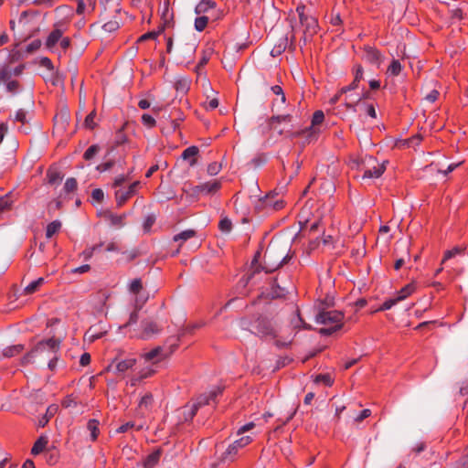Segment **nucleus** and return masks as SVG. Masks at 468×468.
<instances>
[{"label": "nucleus", "instance_id": "18", "mask_svg": "<svg viewBox=\"0 0 468 468\" xmlns=\"http://www.w3.org/2000/svg\"><path fill=\"white\" fill-rule=\"evenodd\" d=\"M58 405H56V404L49 405L47 408L46 413L38 419V422H37L38 427H41V428L45 427L48 423L50 419L58 412Z\"/></svg>", "mask_w": 468, "mask_h": 468}, {"label": "nucleus", "instance_id": "19", "mask_svg": "<svg viewBox=\"0 0 468 468\" xmlns=\"http://www.w3.org/2000/svg\"><path fill=\"white\" fill-rule=\"evenodd\" d=\"M161 457V450H155L148 454L143 461L144 468H154L159 463Z\"/></svg>", "mask_w": 468, "mask_h": 468}, {"label": "nucleus", "instance_id": "6", "mask_svg": "<svg viewBox=\"0 0 468 468\" xmlns=\"http://www.w3.org/2000/svg\"><path fill=\"white\" fill-rule=\"evenodd\" d=\"M253 334L260 337H278V331L274 327L272 322L266 317H259L253 324Z\"/></svg>", "mask_w": 468, "mask_h": 468}, {"label": "nucleus", "instance_id": "50", "mask_svg": "<svg viewBox=\"0 0 468 468\" xmlns=\"http://www.w3.org/2000/svg\"><path fill=\"white\" fill-rule=\"evenodd\" d=\"M354 79L356 81L363 80L364 78V69L360 64H356L353 68Z\"/></svg>", "mask_w": 468, "mask_h": 468}, {"label": "nucleus", "instance_id": "52", "mask_svg": "<svg viewBox=\"0 0 468 468\" xmlns=\"http://www.w3.org/2000/svg\"><path fill=\"white\" fill-rule=\"evenodd\" d=\"M41 45H42V42L40 39H35L27 46L26 51L27 53H33V52L37 51V49H39Z\"/></svg>", "mask_w": 468, "mask_h": 468}, {"label": "nucleus", "instance_id": "34", "mask_svg": "<svg viewBox=\"0 0 468 468\" xmlns=\"http://www.w3.org/2000/svg\"><path fill=\"white\" fill-rule=\"evenodd\" d=\"M303 27H304L303 35L310 34V36H313L316 33L317 21L312 16L303 25Z\"/></svg>", "mask_w": 468, "mask_h": 468}, {"label": "nucleus", "instance_id": "49", "mask_svg": "<svg viewBox=\"0 0 468 468\" xmlns=\"http://www.w3.org/2000/svg\"><path fill=\"white\" fill-rule=\"evenodd\" d=\"M142 122L147 128H153L156 124L155 119L150 114L144 113L142 115Z\"/></svg>", "mask_w": 468, "mask_h": 468}, {"label": "nucleus", "instance_id": "11", "mask_svg": "<svg viewBox=\"0 0 468 468\" xmlns=\"http://www.w3.org/2000/svg\"><path fill=\"white\" fill-rule=\"evenodd\" d=\"M139 185H140V182L135 181L129 186L128 189L117 190L115 192L117 207H120L123 206L129 198H131L133 196H134Z\"/></svg>", "mask_w": 468, "mask_h": 468}, {"label": "nucleus", "instance_id": "9", "mask_svg": "<svg viewBox=\"0 0 468 468\" xmlns=\"http://www.w3.org/2000/svg\"><path fill=\"white\" fill-rule=\"evenodd\" d=\"M291 27H292V36L289 37L286 35L280 38L278 43H276L271 49V56L276 57L283 53L287 48H289L292 51L295 49V35H294V26L292 25V21L291 20Z\"/></svg>", "mask_w": 468, "mask_h": 468}, {"label": "nucleus", "instance_id": "39", "mask_svg": "<svg viewBox=\"0 0 468 468\" xmlns=\"http://www.w3.org/2000/svg\"><path fill=\"white\" fill-rule=\"evenodd\" d=\"M315 383H323L326 387H331L334 384V379L330 374H319L314 378Z\"/></svg>", "mask_w": 468, "mask_h": 468}, {"label": "nucleus", "instance_id": "1", "mask_svg": "<svg viewBox=\"0 0 468 468\" xmlns=\"http://www.w3.org/2000/svg\"><path fill=\"white\" fill-rule=\"evenodd\" d=\"M223 388L217 387L207 393L200 394L193 399L179 410L181 414L180 421H191L199 410L202 413L209 414L217 407L218 398L222 395Z\"/></svg>", "mask_w": 468, "mask_h": 468}, {"label": "nucleus", "instance_id": "4", "mask_svg": "<svg viewBox=\"0 0 468 468\" xmlns=\"http://www.w3.org/2000/svg\"><path fill=\"white\" fill-rule=\"evenodd\" d=\"M352 164L353 168L364 171L363 179L378 178L386 170L385 165L378 164L377 159L371 155L357 157L352 160Z\"/></svg>", "mask_w": 468, "mask_h": 468}, {"label": "nucleus", "instance_id": "13", "mask_svg": "<svg viewBox=\"0 0 468 468\" xmlns=\"http://www.w3.org/2000/svg\"><path fill=\"white\" fill-rule=\"evenodd\" d=\"M221 187V183L218 180H213L196 186L193 188V193L196 195L199 194H214Z\"/></svg>", "mask_w": 468, "mask_h": 468}, {"label": "nucleus", "instance_id": "38", "mask_svg": "<svg viewBox=\"0 0 468 468\" xmlns=\"http://www.w3.org/2000/svg\"><path fill=\"white\" fill-rule=\"evenodd\" d=\"M5 84V90L8 93L16 94L20 90V83L17 80H7L4 82Z\"/></svg>", "mask_w": 468, "mask_h": 468}, {"label": "nucleus", "instance_id": "36", "mask_svg": "<svg viewBox=\"0 0 468 468\" xmlns=\"http://www.w3.org/2000/svg\"><path fill=\"white\" fill-rule=\"evenodd\" d=\"M44 283V278H38L36 281L31 282L24 289L25 294H32L37 291V289Z\"/></svg>", "mask_w": 468, "mask_h": 468}, {"label": "nucleus", "instance_id": "15", "mask_svg": "<svg viewBox=\"0 0 468 468\" xmlns=\"http://www.w3.org/2000/svg\"><path fill=\"white\" fill-rule=\"evenodd\" d=\"M288 293V290L278 283V278H274L271 284V291L268 296L271 299L283 298Z\"/></svg>", "mask_w": 468, "mask_h": 468}, {"label": "nucleus", "instance_id": "5", "mask_svg": "<svg viewBox=\"0 0 468 468\" xmlns=\"http://www.w3.org/2000/svg\"><path fill=\"white\" fill-rule=\"evenodd\" d=\"M324 120V114L323 111L318 110L315 111L313 114L312 121H311V126L298 131H286L283 132V130L278 131V133L282 135L285 134L286 137H289L291 139L299 138V137H304L307 143L312 142L313 140H315L317 138V135L319 133V129L316 128L317 125L321 124Z\"/></svg>", "mask_w": 468, "mask_h": 468}, {"label": "nucleus", "instance_id": "55", "mask_svg": "<svg viewBox=\"0 0 468 468\" xmlns=\"http://www.w3.org/2000/svg\"><path fill=\"white\" fill-rule=\"evenodd\" d=\"M220 169H221V165L217 162H213L208 165L207 173L210 176H216L219 173Z\"/></svg>", "mask_w": 468, "mask_h": 468}, {"label": "nucleus", "instance_id": "57", "mask_svg": "<svg viewBox=\"0 0 468 468\" xmlns=\"http://www.w3.org/2000/svg\"><path fill=\"white\" fill-rule=\"evenodd\" d=\"M297 313V323L293 324L294 329L303 328V329H311V326L307 324L301 317L299 310L296 311Z\"/></svg>", "mask_w": 468, "mask_h": 468}, {"label": "nucleus", "instance_id": "46", "mask_svg": "<svg viewBox=\"0 0 468 468\" xmlns=\"http://www.w3.org/2000/svg\"><path fill=\"white\" fill-rule=\"evenodd\" d=\"M198 154V148L197 146H189L186 148L182 153V158L185 160L190 157H195Z\"/></svg>", "mask_w": 468, "mask_h": 468}, {"label": "nucleus", "instance_id": "53", "mask_svg": "<svg viewBox=\"0 0 468 468\" xmlns=\"http://www.w3.org/2000/svg\"><path fill=\"white\" fill-rule=\"evenodd\" d=\"M400 302L399 300H397V296L391 299H388L385 301L382 305L379 307V311H386L389 310L393 305Z\"/></svg>", "mask_w": 468, "mask_h": 468}, {"label": "nucleus", "instance_id": "37", "mask_svg": "<svg viewBox=\"0 0 468 468\" xmlns=\"http://www.w3.org/2000/svg\"><path fill=\"white\" fill-rule=\"evenodd\" d=\"M162 352H163V348L161 346H157V347L152 349L151 351L144 354L143 357L144 358V360L146 362H150L154 359L159 360L158 358L160 357Z\"/></svg>", "mask_w": 468, "mask_h": 468}, {"label": "nucleus", "instance_id": "59", "mask_svg": "<svg viewBox=\"0 0 468 468\" xmlns=\"http://www.w3.org/2000/svg\"><path fill=\"white\" fill-rule=\"evenodd\" d=\"M61 405L64 408L76 407L77 406V401L75 400V398L72 395H68L62 400Z\"/></svg>", "mask_w": 468, "mask_h": 468}, {"label": "nucleus", "instance_id": "22", "mask_svg": "<svg viewBox=\"0 0 468 468\" xmlns=\"http://www.w3.org/2000/svg\"><path fill=\"white\" fill-rule=\"evenodd\" d=\"M44 459L49 465L56 464L59 460V451L55 447H49L44 452Z\"/></svg>", "mask_w": 468, "mask_h": 468}, {"label": "nucleus", "instance_id": "60", "mask_svg": "<svg viewBox=\"0 0 468 468\" xmlns=\"http://www.w3.org/2000/svg\"><path fill=\"white\" fill-rule=\"evenodd\" d=\"M15 120L16 122H21L22 124H25L27 122V112L23 109H19L18 111H16Z\"/></svg>", "mask_w": 468, "mask_h": 468}, {"label": "nucleus", "instance_id": "48", "mask_svg": "<svg viewBox=\"0 0 468 468\" xmlns=\"http://www.w3.org/2000/svg\"><path fill=\"white\" fill-rule=\"evenodd\" d=\"M95 116H96L95 111H92L86 116L85 121H84V125L86 128L90 129V130L95 128V126H96V123L94 122Z\"/></svg>", "mask_w": 468, "mask_h": 468}, {"label": "nucleus", "instance_id": "32", "mask_svg": "<svg viewBox=\"0 0 468 468\" xmlns=\"http://www.w3.org/2000/svg\"><path fill=\"white\" fill-rule=\"evenodd\" d=\"M402 70L401 63L399 59H393L387 69V74L389 76H399Z\"/></svg>", "mask_w": 468, "mask_h": 468}, {"label": "nucleus", "instance_id": "41", "mask_svg": "<svg viewBox=\"0 0 468 468\" xmlns=\"http://www.w3.org/2000/svg\"><path fill=\"white\" fill-rule=\"evenodd\" d=\"M101 147L98 144L90 145L83 154V158L87 161L93 159V157L100 152Z\"/></svg>", "mask_w": 468, "mask_h": 468}, {"label": "nucleus", "instance_id": "3", "mask_svg": "<svg viewBox=\"0 0 468 468\" xmlns=\"http://www.w3.org/2000/svg\"><path fill=\"white\" fill-rule=\"evenodd\" d=\"M344 314L337 310H324L322 309L318 312L315 316V321L318 324L331 325L328 327L321 328L319 330L322 335H331L335 332L340 330L343 327Z\"/></svg>", "mask_w": 468, "mask_h": 468}, {"label": "nucleus", "instance_id": "16", "mask_svg": "<svg viewBox=\"0 0 468 468\" xmlns=\"http://www.w3.org/2000/svg\"><path fill=\"white\" fill-rule=\"evenodd\" d=\"M63 32L61 29L55 28L48 36L45 45L48 49H52L61 39Z\"/></svg>", "mask_w": 468, "mask_h": 468}, {"label": "nucleus", "instance_id": "28", "mask_svg": "<svg viewBox=\"0 0 468 468\" xmlns=\"http://www.w3.org/2000/svg\"><path fill=\"white\" fill-rule=\"evenodd\" d=\"M143 290V282L140 278L133 279L129 284V292L133 294H135L136 297H141L144 299L145 296L140 295L141 291Z\"/></svg>", "mask_w": 468, "mask_h": 468}, {"label": "nucleus", "instance_id": "10", "mask_svg": "<svg viewBox=\"0 0 468 468\" xmlns=\"http://www.w3.org/2000/svg\"><path fill=\"white\" fill-rule=\"evenodd\" d=\"M147 300L148 294H146L144 299H141V297L135 298L134 310L130 314L128 321L120 326V329H127L130 332V335L133 333L131 328L133 324H137L139 320V311L142 309Z\"/></svg>", "mask_w": 468, "mask_h": 468}, {"label": "nucleus", "instance_id": "33", "mask_svg": "<svg viewBox=\"0 0 468 468\" xmlns=\"http://www.w3.org/2000/svg\"><path fill=\"white\" fill-rule=\"evenodd\" d=\"M154 404V397L152 393L148 392L144 396L142 397L139 402V408L149 410L152 409Z\"/></svg>", "mask_w": 468, "mask_h": 468}, {"label": "nucleus", "instance_id": "14", "mask_svg": "<svg viewBox=\"0 0 468 468\" xmlns=\"http://www.w3.org/2000/svg\"><path fill=\"white\" fill-rule=\"evenodd\" d=\"M168 5H169V3L166 2L165 4V11L163 12V18L165 19L164 25L159 27L157 31H151V32H147V33L142 35L139 37V41H145L147 39H155L165 30V27H166V25L168 23V21L165 18L167 13H168Z\"/></svg>", "mask_w": 468, "mask_h": 468}, {"label": "nucleus", "instance_id": "63", "mask_svg": "<svg viewBox=\"0 0 468 468\" xmlns=\"http://www.w3.org/2000/svg\"><path fill=\"white\" fill-rule=\"evenodd\" d=\"M97 250H98V247H89V248L85 249V250L82 251V253H81V254H82L83 258H84L86 261H88V260H90V259L92 257V255H93L95 252H97Z\"/></svg>", "mask_w": 468, "mask_h": 468}, {"label": "nucleus", "instance_id": "58", "mask_svg": "<svg viewBox=\"0 0 468 468\" xmlns=\"http://www.w3.org/2000/svg\"><path fill=\"white\" fill-rule=\"evenodd\" d=\"M91 197L98 203H101L103 201L104 198V193L102 189L101 188H95L91 191Z\"/></svg>", "mask_w": 468, "mask_h": 468}, {"label": "nucleus", "instance_id": "43", "mask_svg": "<svg viewBox=\"0 0 468 468\" xmlns=\"http://www.w3.org/2000/svg\"><path fill=\"white\" fill-rule=\"evenodd\" d=\"M77 180L74 177H69L66 180L63 189L66 193H73L77 190Z\"/></svg>", "mask_w": 468, "mask_h": 468}, {"label": "nucleus", "instance_id": "61", "mask_svg": "<svg viewBox=\"0 0 468 468\" xmlns=\"http://www.w3.org/2000/svg\"><path fill=\"white\" fill-rule=\"evenodd\" d=\"M155 222V217L154 215H148L144 222V231H149Z\"/></svg>", "mask_w": 468, "mask_h": 468}, {"label": "nucleus", "instance_id": "45", "mask_svg": "<svg viewBox=\"0 0 468 468\" xmlns=\"http://www.w3.org/2000/svg\"><path fill=\"white\" fill-rule=\"evenodd\" d=\"M422 136L420 134H415L406 140H404V145L408 147H415L420 144Z\"/></svg>", "mask_w": 468, "mask_h": 468}, {"label": "nucleus", "instance_id": "24", "mask_svg": "<svg viewBox=\"0 0 468 468\" xmlns=\"http://www.w3.org/2000/svg\"><path fill=\"white\" fill-rule=\"evenodd\" d=\"M197 232L194 229H186L174 236L173 239L176 242H180L181 246L187 239L196 237Z\"/></svg>", "mask_w": 468, "mask_h": 468}, {"label": "nucleus", "instance_id": "64", "mask_svg": "<svg viewBox=\"0 0 468 468\" xmlns=\"http://www.w3.org/2000/svg\"><path fill=\"white\" fill-rule=\"evenodd\" d=\"M39 64H40V66L48 69V70H53L54 69L53 63H52L51 59L48 58V57L41 58L40 61H39Z\"/></svg>", "mask_w": 468, "mask_h": 468}, {"label": "nucleus", "instance_id": "20", "mask_svg": "<svg viewBox=\"0 0 468 468\" xmlns=\"http://www.w3.org/2000/svg\"><path fill=\"white\" fill-rule=\"evenodd\" d=\"M292 114H277V115H272L271 118L268 119V125L270 127V129H276L275 127V123H282V122H284V123H289V122H292Z\"/></svg>", "mask_w": 468, "mask_h": 468}, {"label": "nucleus", "instance_id": "12", "mask_svg": "<svg viewBox=\"0 0 468 468\" xmlns=\"http://www.w3.org/2000/svg\"><path fill=\"white\" fill-rule=\"evenodd\" d=\"M364 56L363 58L366 59L368 63L372 65H377L378 67L380 66L382 62L383 56L377 48L371 47V46H365L364 47Z\"/></svg>", "mask_w": 468, "mask_h": 468}, {"label": "nucleus", "instance_id": "17", "mask_svg": "<svg viewBox=\"0 0 468 468\" xmlns=\"http://www.w3.org/2000/svg\"><path fill=\"white\" fill-rule=\"evenodd\" d=\"M48 443V437L45 435H41L38 437V439L35 441L33 444V447L31 449V454L32 455H38L40 453H44V452L48 449L47 445Z\"/></svg>", "mask_w": 468, "mask_h": 468}, {"label": "nucleus", "instance_id": "44", "mask_svg": "<svg viewBox=\"0 0 468 468\" xmlns=\"http://www.w3.org/2000/svg\"><path fill=\"white\" fill-rule=\"evenodd\" d=\"M48 183L54 185L62 179V176L56 170H48L47 173Z\"/></svg>", "mask_w": 468, "mask_h": 468}, {"label": "nucleus", "instance_id": "62", "mask_svg": "<svg viewBox=\"0 0 468 468\" xmlns=\"http://www.w3.org/2000/svg\"><path fill=\"white\" fill-rule=\"evenodd\" d=\"M456 468H468V449L465 453L457 462Z\"/></svg>", "mask_w": 468, "mask_h": 468}, {"label": "nucleus", "instance_id": "42", "mask_svg": "<svg viewBox=\"0 0 468 468\" xmlns=\"http://www.w3.org/2000/svg\"><path fill=\"white\" fill-rule=\"evenodd\" d=\"M208 17L205 16H197L195 19V29L198 32H202L207 26Z\"/></svg>", "mask_w": 468, "mask_h": 468}, {"label": "nucleus", "instance_id": "23", "mask_svg": "<svg viewBox=\"0 0 468 468\" xmlns=\"http://www.w3.org/2000/svg\"><path fill=\"white\" fill-rule=\"evenodd\" d=\"M217 6V3L213 0H201L195 7V13L197 15L205 14L208 10Z\"/></svg>", "mask_w": 468, "mask_h": 468}, {"label": "nucleus", "instance_id": "8", "mask_svg": "<svg viewBox=\"0 0 468 468\" xmlns=\"http://www.w3.org/2000/svg\"><path fill=\"white\" fill-rule=\"evenodd\" d=\"M251 438L250 436H243L239 440H236L228 446L226 451L222 453L220 461L222 462H233L239 453V451L249 443H250Z\"/></svg>", "mask_w": 468, "mask_h": 468}, {"label": "nucleus", "instance_id": "30", "mask_svg": "<svg viewBox=\"0 0 468 468\" xmlns=\"http://www.w3.org/2000/svg\"><path fill=\"white\" fill-rule=\"evenodd\" d=\"M23 349H24L23 345L10 346L5 347L3 350V356L5 357H13V356L18 355L19 353H21L23 351Z\"/></svg>", "mask_w": 468, "mask_h": 468}, {"label": "nucleus", "instance_id": "47", "mask_svg": "<svg viewBox=\"0 0 468 468\" xmlns=\"http://www.w3.org/2000/svg\"><path fill=\"white\" fill-rule=\"evenodd\" d=\"M127 142V136L123 132V128H121L117 131L114 140V145L119 146Z\"/></svg>", "mask_w": 468, "mask_h": 468}, {"label": "nucleus", "instance_id": "29", "mask_svg": "<svg viewBox=\"0 0 468 468\" xmlns=\"http://www.w3.org/2000/svg\"><path fill=\"white\" fill-rule=\"evenodd\" d=\"M99 421L94 419L90 420L87 423V429L90 432V439L92 441H96L99 436Z\"/></svg>", "mask_w": 468, "mask_h": 468}, {"label": "nucleus", "instance_id": "26", "mask_svg": "<svg viewBox=\"0 0 468 468\" xmlns=\"http://www.w3.org/2000/svg\"><path fill=\"white\" fill-rule=\"evenodd\" d=\"M273 197V195L269 194L264 197L262 200H261L264 207H272L274 210H279L283 207V201L282 200H276L274 202L271 201V198Z\"/></svg>", "mask_w": 468, "mask_h": 468}, {"label": "nucleus", "instance_id": "40", "mask_svg": "<svg viewBox=\"0 0 468 468\" xmlns=\"http://www.w3.org/2000/svg\"><path fill=\"white\" fill-rule=\"evenodd\" d=\"M218 229L223 233H229L232 229V222L231 220L225 217L219 220Z\"/></svg>", "mask_w": 468, "mask_h": 468}, {"label": "nucleus", "instance_id": "56", "mask_svg": "<svg viewBox=\"0 0 468 468\" xmlns=\"http://www.w3.org/2000/svg\"><path fill=\"white\" fill-rule=\"evenodd\" d=\"M102 28L107 32H114L119 28V23L117 21H108L102 26Z\"/></svg>", "mask_w": 468, "mask_h": 468}, {"label": "nucleus", "instance_id": "25", "mask_svg": "<svg viewBox=\"0 0 468 468\" xmlns=\"http://www.w3.org/2000/svg\"><path fill=\"white\" fill-rule=\"evenodd\" d=\"M465 248L455 246L452 250H448L444 252L443 258L441 260V264H443L448 260L454 258L457 255H464Z\"/></svg>", "mask_w": 468, "mask_h": 468}, {"label": "nucleus", "instance_id": "31", "mask_svg": "<svg viewBox=\"0 0 468 468\" xmlns=\"http://www.w3.org/2000/svg\"><path fill=\"white\" fill-rule=\"evenodd\" d=\"M12 76V69L9 63H4L0 66V83L11 80Z\"/></svg>", "mask_w": 468, "mask_h": 468}, {"label": "nucleus", "instance_id": "7", "mask_svg": "<svg viewBox=\"0 0 468 468\" xmlns=\"http://www.w3.org/2000/svg\"><path fill=\"white\" fill-rule=\"evenodd\" d=\"M141 331L134 330V333H132L130 335V337L148 340L153 335H158L162 330V328L157 324V323L148 319L143 320L141 322Z\"/></svg>", "mask_w": 468, "mask_h": 468}, {"label": "nucleus", "instance_id": "35", "mask_svg": "<svg viewBox=\"0 0 468 468\" xmlns=\"http://www.w3.org/2000/svg\"><path fill=\"white\" fill-rule=\"evenodd\" d=\"M61 228V222L59 220H54L48 224L46 229V237L50 239L54 234L58 232Z\"/></svg>", "mask_w": 468, "mask_h": 468}, {"label": "nucleus", "instance_id": "2", "mask_svg": "<svg viewBox=\"0 0 468 468\" xmlns=\"http://www.w3.org/2000/svg\"><path fill=\"white\" fill-rule=\"evenodd\" d=\"M60 341L54 337L48 338L38 342L28 353H27L22 359V364L27 365L32 362V359L37 355L48 352L52 356L50 357L48 367L50 370H54L57 366L58 356L57 353L59 350Z\"/></svg>", "mask_w": 468, "mask_h": 468}, {"label": "nucleus", "instance_id": "21", "mask_svg": "<svg viewBox=\"0 0 468 468\" xmlns=\"http://www.w3.org/2000/svg\"><path fill=\"white\" fill-rule=\"evenodd\" d=\"M115 364V369L118 373H124L126 372L128 369L132 368L135 363H136V359L135 358H126V359H123V360H121V361H113L112 364L110 366L111 367L113 366V364Z\"/></svg>", "mask_w": 468, "mask_h": 468}, {"label": "nucleus", "instance_id": "51", "mask_svg": "<svg viewBox=\"0 0 468 468\" xmlns=\"http://www.w3.org/2000/svg\"><path fill=\"white\" fill-rule=\"evenodd\" d=\"M124 218H125L124 214L123 215H114V214L110 215V220H111L112 225L118 226V227L123 226Z\"/></svg>", "mask_w": 468, "mask_h": 468}, {"label": "nucleus", "instance_id": "27", "mask_svg": "<svg viewBox=\"0 0 468 468\" xmlns=\"http://www.w3.org/2000/svg\"><path fill=\"white\" fill-rule=\"evenodd\" d=\"M416 290V284L414 282L408 283L398 292L397 300L403 301Z\"/></svg>", "mask_w": 468, "mask_h": 468}, {"label": "nucleus", "instance_id": "54", "mask_svg": "<svg viewBox=\"0 0 468 468\" xmlns=\"http://www.w3.org/2000/svg\"><path fill=\"white\" fill-rule=\"evenodd\" d=\"M114 164L115 163L113 160H109L105 163L98 165L96 166V170L100 173L106 172V171L110 170L114 165Z\"/></svg>", "mask_w": 468, "mask_h": 468}]
</instances>
